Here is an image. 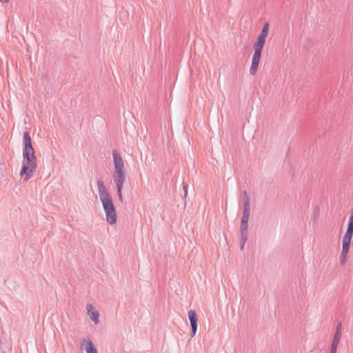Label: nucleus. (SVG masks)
Masks as SVG:
<instances>
[{"mask_svg":"<svg viewBox=\"0 0 353 353\" xmlns=\"http://www.w3.org/2000/svg\"><path fill=\"white\" fill-rule=\"evenodd\" d=\"M243 209L241 223H248L250 212V198L246 191L243 192Z\"/></svg>","mask_w":353,"mask_h":353,"instance_id":"nucleus-5","label":"nucleus"},{"mask_svg":"<svg viewBox=\"0 0 353 353\" xmlns=\"http://www.w3.org/2000/svg\"><path fill=\"white\" fill-rule=\"evenodd\" d=\"M23 167L20 174L25 175L24 181H28L35 172L37 164L34 154V150L32 145L30 133L26 131L23 133Z\"/></svg>","mask_w":353,"mask_h":353,"instance_id":"nucleus-1","label":"nucleus"},{"mask_svg":"<svg viewBox=\"0 0 353 353\" xmlns=\"http://www.w3.org/2000/svg\"><path fill=\"white\" fill-rule=\"evenodd\" d=\"M241 237H240V243H246L248 239V232H240Z\"/></svg>","mask_w":353,"mask_h":353,"instance_id":"nucleus-14","label":"nucleus"},{"mask_svg":"<svg viewBox=\"0 0 353 353\" xmlns=\"http://www.w3.org/2000/svg\"><path fill=\"white\" fill-rule=\"evenodd\" d=\"M245 244V243H240V248L241 250L244 249Z\"/></svg>","mask_w":353,"mask_h":353,"instance_id":"nucleus-18","label":"nucleus"},{"mask_svg":"<svg viewBox=\"0 0 353 353\" xmlns=\"http://www.w3.org/2000/svg\"><path fill=\"white\" fill-rule=\"evenodd\" d=\"M114 163V183L117 189V195L120 201L123 199V185L126 180V172L123 160L120 154L116 150H112Z\"/></svg>","mask_w":353,"mask_h":353,"instance_id":"nucleus-3","label":"nucleus"},{"mask_svg":"<svg viewBox=\"0 0 353 353\" xmlns=\"http://www.w3.org/2000/svg\"><path fill=\"white\" fill-rule=\"evenodd\" d=\"M337 347L331 346L330 352V353H336Z\"/></svg>","mask_w":353,"mask_h":353,"instance_id":"nucleus-17","label":"nucleus"},{"mask_svg":"<svg viewBox=\"0 0 353 353\" xmlns=\"http://www.w3.org/2000/svg\"><path fill=\"white\" fill-rule=\"evenodd\" d=\"M352 238L344 234L342 239V250L340 254V261L341 263H345L348 254Z\"/></svg>","mask_w":353,"mask_h":353,"instance_id":"nucleus-6","label":"nucleus"},{"mask_svg":"<svg viewBox=\"0 0 353 353\" xmlns=\"http://www.w3.org/2000/svg\"><path fill=\"white\" fill-rule=\"evenodd\" d=\"M268 32H269V23H265L263 25L259 35H262L263 37H265L267 38V37L268 35Z\"/></svg>","mask_w":353,"mask_h":353,"instance_id":"nucleus-13","label":"nucleus"},{"mask_svg":"<svg viewBox=\"0 0 353 353\" xmlns=\"http://www.w3.org/2000/svg\"><path fill=\"white\" fill-rule=\"evenodd\" d=\"M3 3H7L9 0H0Z\"/></svg>","mask_w":353,"mask_h":353,"instance_id":"nucleus-19","label":"nucleus"},{"mask_svg":"<svg viewBox=\"0 0 353 353\" xmlns=\"http://www.w3.org/2000/svg\"><path fill=\"white\" fill-rule=\"evenodd\" d=\"M98 193L105 213L106 221L110 224L117 221V214L112 196L102 180L97 181Z\"/></svg>","mask_w":353,"mask_h":353,"instance_id":"nucleus-2","label":"nucleus"},{"mask_svg":"<svg viewBox=\"0 0 353 353\" xmlns=\"http://www.w3.org/2000/svg\"><path fill=\"white\" fill-rule=\"evenodd\" d=\"M243 209L241 223H248L250 212V198L246 191L243 192Z\"/></svg>","mask_w":353,"mask_h":353,"instance_id":"nucleus-4","label":"nucleus"},{"mask_svg":"<svg viewBox=\"0 0 353 353\" xmlns=\"http://www.w3.org/2000/svg\"><path fill=\"white\" fill-rule=\"evenodd\" d=\"M248 223H241L240 232H248Z\"/></svg>","mask_w":353,"mask_h":353,"instance_id":"nucleus-15","label":"nucleus"},{"mask_svg":"<svg viewBox=\"0 0 353 353\" xmlns=\"http://www.w3.org/2000/svg\"><path fill=\"white\" fill-rule=\"evenodd\" d=\"M81 345L86 353H98L96 347L88 338L82 339Z\"/></svg>","mask_w":353,"mask_h":353,"instance_id":"nucleus-9","label":"nucleus"},{"mask_svg":"<svg viewBox=\"0 0 353 353\" xmlns=\"http://www.w3.org/2000/svg\"><path fill=\"white\" fill-rule=\"evenodd\" d=\"M188 315V318H189L191 328H192L191 337H193L195 336V334L196 333L197 326H198V319H197L196 312L193 310H189Z\"/></svg>","mask_w":353,"mask_h":353,"instance_id":"nucleus-7","label":"nucleus"},{"mask_svg":"<svg viewBox=\"0 0 353 353\" xmlns=\"http://www.w3.org/2000/svg\"><path fill=\"white\" fill-rule=\"evenodd\" d=\"M265 40L266 37H263L262 35H259L257 40L254 42L253 45L254 51H259V52H261L263 48L265 45Z\"/></svg>","mask_w":353,"mask_h":353,"instance_id":"nucleus-12","label":"nucleus"},{"mask_svg":"<svg viewBox=\"0 0 353 353\" xmlns=\"http://www.w3.org/2000/svg\"><path fill=\"white\" fill-rule=\"evenodd\" d=\"M341 336V323H338V325L336 326L335 334L334 335L331 346L337 347L339 345V341H340Z\"/></svg>","mask_w":353,"mask_h":353,"instance_id":"nucleus-11","label":"nucleus"},{"mask_svg":"<svg viewBox=\"0 0 353 353\" xmlns=\"http://www.w3.org/2000/svg\"><path fill=\"white\" fill-rule=\"evenodd\" d=\"M183 190H184V195H185V196H186L187 194H188V185L187 184L183 185Z\"/></svg>","mask_w":353,"mask_h":353,"instance_id":"nucleus-16","label":"nucleus"},{"mask_svg":"<svg viewBox=\"0 0 353 353\" xmlns=\"http://www.w3.org/2000/svg\"><path fill=\"white\" fill-rule=\"evenodd\" d=\"M261 57V52H259V51H254L252 59V65L250 69V74L254 75L256 74L260 62Z\"/></svg>","mask_w":353,"mask_h":353,"instance_id":"nucleus-8","label":"nucleus"},{"mask_svg":"<svg viewBox=\"0 0 353 353\" xmlns=\"http://www.w3.org/2000/svg\"><path fill=\"white\" fill-rule=\"evenodd\" d=\"M87 311H88V314L89 315V316L90 317L92 321H93L95 324H98L99 323V312L97 310H94V308L92 306V305L90 304V303H88L87 305Z\"/></svg>","mask_w":353,"mask_h":353,"instance_id":"nucleus-10","label":"nucleus"}]
</instances>
